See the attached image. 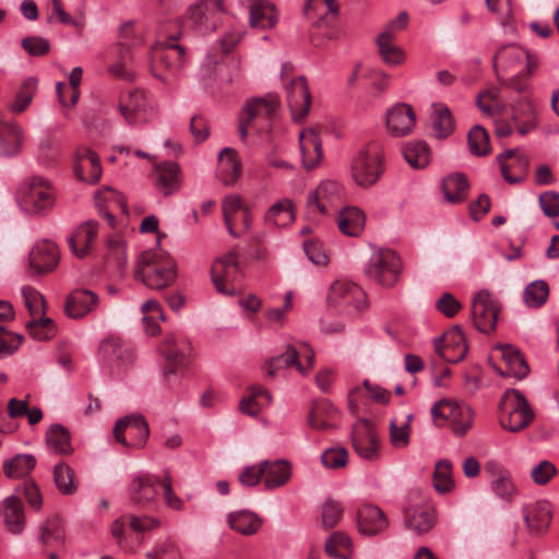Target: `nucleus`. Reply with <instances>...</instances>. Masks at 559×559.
Masks as SVG:
<instances>
[{
  "instance_id": "f257e3e1",
  "label": "nucleus",
  "mask_w": 559,
  "mask_h": 559,
  "mask_svg": "<svg viewBox=\"0 0 559 559\" xmlns=\"http://www.w3.org/2000/svg\"><path fill=\"white\" fill-rule=\"evenodd\" d=\"M493 67L502 85L523 93L538 60L527 50L516 45L501 47L493 57Z\"/></svg>"
},
{
  "instance_id": "f03ea898",
  "label": "nucleus",
  "mask_w": 559,
  "mask_h": 559,
  "mask_svg": "<svg viewBox=\"0 0 559 559\" xmlns=\"http://www.w3.org/2000/svg\"><path fill=\"white\" fill-rule=\"evenodd\" d=\"M15 199L22 212L29 216L43 217L53 211L58 192L51 180L35 175L20 183Z\"/></svg>"
},
{
  "instance_id": "7ed1b4c3",
  "label": "nucleus",
  "mask_w": 559,
  "mask_h": 559,
  "mask_svg": "<svg viewBox=\"0 0 559 559\" xmlns=\"http://www.w3.org/2000/svg\"><path fill=\"white\" fill-rule=\"evenodd\" d=\"M135 277L151 289H164L171 285L176 277L174 260L159 251H144L138 260Z\"/></svg>"
},
{
  "instance_id": "20e7f679",
  "label": "nucleus",
  "mask_w": 559,
  "mask_h": 559,
  "mask_svg": "<svg viewBox=\"0 0 559 559\" xmlns=\"http://www.w3.org/2000/svg\"><path fill=\"white\" fill-rule=\"evenodd\" d=\"M178 38L165 37L151 48V73L166 85H171L177 80V68L183 63L185 49L178 44Z\"/></svg>"
},
{
  "instance_id": "39448f33",
  "label": "nucleus",
  "mask_w": 559,
  "mask_h": 559,
  "mask_svg": "<svg viewBox=\"0 0 559 559\" xmlns=\"http://www.w3.org/2000/svg\"><path fill=\"white\" fill-rule=\"evenodd\" d=\"M384 173V154L380 142L371 141L358 150L350 164V176L361 188H370Z\"/></svg>"
},
{
  "instance_id": "423d86ee",
  "label": "nucleus",
  "mask_w": 559,
  "mask_h": 559,
  "mask_svg": "<svg viewBox=\"0 0 559 559\" xmlns=\"http://www.w3.org/2000/svg\"><path fill=\"white\" fill-rule=\"evenodd\" d=\"M280 102L276 95L269 94L265 97L250 100L242 109L239 117L238 131L242 141L250 130L266 132L271 129L275 119Z\"/></svg>"
},
{
  "instance_id": "0eeeda50",
  "label": "nucleus",
  "mask_w": 559,
  "mask_h": 559,
  "mask_svg": "<svg viewBox=\"0 0 559 559\" xmlns=\"http://www.w3.org/2000/svg\"><path fill=\"white\" fill-rule=\"evenodd\" d=\"M534 419V412L525 396L516 390H508L499 404V423L503 429L518 432Z\"/></svg>"
},
{
  "instance_id": "6e6552de",
  "label": "nucleus",
  "mask_w": 559,
  "mask_h": 559,
  "mask_svg": "<svg viewBox=\"0 0 559 559\" xmlns=\"http://www.w3.org/2000/svg\"><path fill=\"white\" fill-rule=\"evenodd\" d=\"M344 186L334 179H324L309 192L307 209L310 214L329 216L336 213L345 201Z\"/></svg>"
},
{
  "instance_id": "1a4fd4ad",
  "label": "nucleus",
  "mask_w": 559,
  "mask_h": 559,
  "mask_svg": "<svg viewBox=\"0 0 559 559\" xmlns=\"http://www.w3.org/2000/svg\"><path fill=\"white\" fill-rule=\"evenodd\" d=\"M119 111L130 126L152 122L158 114L154 97L141 90H133L119 99Z\"/></svg>"
},
{
  "instance_id": "9d476101",
  "label": "nucleus",
  "mask_w": 559,
  "mask_h": 559,
  "mask_svg": "<svg viewBox=\"0 0 559 559\" xmlns=\"http://www.w3.org/2000/svg\"><path fill=\"white\" fill-rule=\"evenodd\" d=\"M402 261L390 249H380L372 252L365 266L366 275L382 287H393L400 278Z\"/></svg>"
},
{
  "instance_id": "9b49d317",
  "label": "nucleus",
  "mask_w": 559,
  "mask_h": 559,
  "mask_svg": "<svg viewBox=\"0 0 559 559\" xmlns=\"http://www.w3.org/2000/svg\"><path fill=\"white\" fill-rule=\"evenodd\" d=\"M430 413L436 425L449 424L457 437L466 435L473 425V411L456 401L441 400L433 404Z\"/></svg>"
},
{
  "instance_id": "f8f14e48",
  "label": "nucleus",
  "mask_w": 559,
  "mask_h": 559,
  "mask_svg": "<svg viewBox=\"0 0 559 559\" xmlns=\"http://www.w3.org/2000/svg\"><path fill=\"white\" fill-rule=\"evenodd\" d=\"M326 299L330 306L350 316L365 311L368 307L364 289L345 278L332 283Z\"/></svg>"
},
{
  "instance_id": "ddd939ff",
  "label": "nucleus",
  "mask_w": 559,
  "mask_h": 559,
  "mask_svg": "<svg viewBox=\"0 0 559 559\" xmlns=\"http://www.w3.org/2000/svg\"><path fill=\"white\" fill-rule=\"evenodd\" d=\"M212 282L219 294L235 295L239 288L242 273L236 253L228 252L217 258L211 267Z\"/></svg>"
},
{
  "instance_id": "4468645a",
  "label": "nucleus",
  "mask_w": 559,
  "mask_h": 559,
  "mask_svg": "<svg viewBox=\"0 0 559 559\" xmlns=\"http://www.w3.org/2000/svg\"><path fill=\"white\" fill-rule=\"evenodd\" d=\"M214 10L224 12L223 0H203L190 7L183 24V31L199 34H210L217 31V19L209 13Z\"/></svg>"
},
{
  "instance_id": "2eb2a0df",
  "label": "nucleus",
  "mask_w": 559,
  "mask_h": 559,
  "mask_svg": "<svg viewBox=\"0 0 559 559\" xmlns=\"http://www.w3.org/2000/svg\"><path fill=\"white\" fill-rule=\"evenodd\" d=\"M224 222L228 233L234 237H240L251 229L252 215L236 194L226 197L223 201Z\"/></svg>"
},
{
  "instance_id": "dca6fc26",
  "label": "nucleus",
  "mask_w": 559,
  "mask_h": 559,
  "mask_svg": "<svg viewBox=\"0 0 559 559\" xmlns=\"http://www.w3.org/2000/svg\"><path fill=\"white\" fill-rule=\"evenodd\" d=\"M150 429L141 415H128L120 418L114 428L116 440L124 447L141 448L145 444Z\"/></svg>"
},
{
  "instance_id": "f3484780",
  "label": "nucleus",
  "mask_w": 559,
  "mask_h": 559,
  "mask_svg": "<svg viewBox=\"0 0 559 559\" xmlns=\"http://www.w3.org/2000/svg\"><path fill=\"white\" fill-rule=\"evenodd\" d=\"M353 447L357 455L365 461L376 462L381 449L378 433L369 420H359L353 428Z\"/></svg>"
},
{
  "instance_id": "a211bd4d",
  "label": "nucleus",
  "mask_w": 559,
  "mask_h": 559,
  "mask_svg": "<svg viewBox=\"0 0 559 559\" xmlns=\"http://www.w3.org/2000/svg\"><path fill=\"white\" fill-rule=\"evenodd\" d=\"M498 312L499 308L488 292L481 290L474 296L472 316L474 324L479 331L489 333L495 330Z\"/></svg>"
},
{
  "instance_id": "6ab92c4d",
  "label": "nucleus",
  "mask_w": 559,
  "mask_h": 559,
  "mask_svg": "<svg viewBox=\"0 0 559 559\" xmlns=\"http://www.w3.org/2000/svg\"><path fill=\"white\" fill-rule=\"evenodd\" d=\"M158 353L164 360L163 373L166 379L180 372L188 364L187 350L174 334H167L164 337Z\"/></svg>"
},
{
  "instance_id": "aec40b11",
  "label": "nucleus",
  "mask_w": 559,
  "mask_h": 559,
  "mask_svg": "<svg viewBox=\"0 0 559 559\" xmlns=\"http://www.w3.org/2000/svg\"><path fill=\"white\" fill-rule=\"evenodd\" d=\"M416 120L413 107L405 103L391 106L385 114V127L393 136L411 134L416 127Z\"/></svg>"
},
{
  "instance_id": "412c9836",
  "label": "nucleus",
  "mask_w": 559,
  "mask_h": 559,
  "mask_svg": "<svg viewBox=\"0 0 559 559\" xmlns=\"http://www.w3.org/2000/svg\"><path fill=\"white\" fill-rule=\"evenodd\" d=\"M433 347L440 357L453 364L461 361L467 353L465 336L459 328H453L435 338Z\"/></svg>"
},
{
  "instance_id": "4be33fe9",
  "label": "nucleus",
  "mask_w": 559,
  "mask_h": 559,
  "mask_svg": "<svg viewBox=\"0 0 559 559\" xmlns=\"http://www.w3.org/2000/svg\"><path fill=\"white\" fill-rule=\"evenodd\" d=\"M522 514L528 534L534 536L544 534L552 519L551 506L546 500L525 504L522 508Z\"/></svg>"
},
{
  "instance_id": "5701e85b",
  "label": "nucleus",
  "mask_w": 559,
  "mask_h": 559,
  "mask_svg": "<svg viewBox=\"0 0 559 559\" xmlns=\"http://www.w3.org/2000/svg\"><path fill=\"white\" fill-rule=\"evenodd\" d=\"M73 167L76 178L87 183L97 182L103 174L97 153L86 146L78 147Z\"/></svg>"
},
{
  "instance_id": "b1692460",
  "label": "nucleus",
  "mask_w": 559,
  "mask_h": 559,
  "mask_svg": "<svg viewBox=\"0 0 559 559\" xmlns=\"http://www.w3.org/2000/svg\"><path fill=\"white\" fill-rule=\"evenodd\" d=\"M28 261L32 274L51 272L59 262V251L56 243L50 240L36 242L29 252Z\"/></svg>"
},
{
  "instance_id": "393cba45",
  "label": "nucleus",
  "mask_w": 559,
  "mask_h": 559,
  "mask_svg": "<svg viewBox=\"0 0 559 559\" xmlns=\"http://www.w3.org/2000/svg\"><path fill=\"white\" fill-rule=\"evenodd\" d=\"M299 151L304 168L311 170L320 166L323 160L322 140L312 128L299 132Z\"/></svg>"
},
{
  "instance_id": "a878e982",
  "label": "nucleus",
  "mask_w": 559,
  "mask_h": 559,
  "mask_svg": "<svg viewBox=\"0 0 559 559\" xmlns=\"http://www.w3.org/2000/svg\"><path fill=\"white\" fill-rule=\"evenodd\" d=\"M501 174L509 183H518L524 180L528 169L527 156L519 150H508L498 157Z\"/></svg>"
},
{
  "instance_id": "bb28decb",
  "label": "nucleus",
  "mask_w": 559,
  "mask_h": 559,
  "mask_svg": "<svg viewBox=\"0 0 559 559\" xmlns=\"http://www.w3.org/2000/svg\"><path fill=\"white\" fill-rule=\"evenodd\" d=\"M476 103L483 114L495 118L496 134L498 138H506L512 133V127L508 122L500 120L504 106L498 99L497 90L491 88L479 93Z\"/></svg>"
},
{
  "instance_id": "cd10ccee",
  "label": "nucleus",
  "mask_w": 559,
  "mask_h": 559,
  "mask_svg": "<svg viewBox=\"0 0 559 559\" xmlns=\"http://www.w3.org/2000/svg\"><path fill=\"white\" fill-rule=\"evenodd\" d=\"M163 476L140 474L130 483V498L134 504L146 507L157 497V487H160Z\"/></svg>"
},
{
  "instance_id": "c85d7f7f",
  "label": "nucleus",
  "mask_w": 559,
  "mask_h": 559,
  "mask_svg": "<svg viewBox=\"0 0 559 559\" xmlns=\"http://www.w3.org/2000/svg\"><path fill=\"white\" fill-rule=\"evenodd\" d=\"M287 102L295 120L304 119L311 106V95L304 76H297L287 86Z\"/></svg>"
},
{
  "instance_id": "c756f323",
  "label": "nucleus",
  "mask_w": 559,
  "mask_h": 559,
  "mask_svg": "<svg viewBox=\"0 0 559 559\" xmlns=\"http://www.w3.org/2000/svg\"><path fill=\"white\" fill-rule=\"evenodd\" d=\"M24 141L25 134L20 123L14 120H0V157L19 155Z\"/></svg>"
},
{
  "instance_id": "7c9ffc66",
  "label": "nucleus",
  "mask_w": 559,
  "mask_h": 559,
  "mask_svg": "<svg viewBox=\"0 0 559 559\" xmlns=\"http://www.w3.org/2000/svg\"><path fill=\"white\" fill-rule=\"evenodd\" d=\"M389 521L384 512L374 504H364L357 510V527L365 536H374L386 530Z\"/></svg>"
},
{
  "instance_id": "2f4dec72",
  "label": "nucleus",
  "mask_w": 559,
  "mask_h": 559,
  "mask_svg": "<svg viewBox=\"0 0 559 559\" xmlns=\"http://www.w3.org/2000/svg\"><path fill=\"white\" fill-rule=\"evenodd\" d=\"M95 206L99 215L104 216L110 226H114L116 210L127 214V204L122 194L115 189L104 186L94 195Z\"/></svg>"
},
{
  "instance_id": "473e14b6",
  "label": "nucleus",
  "mask_w": 559,
  "mask_h": 559,
  "mask_svg": "<svg viewBox=\"0 0 559 559\" xmlns=\"http://www.w3.org/2000/svg\"><path fill=\"white\" fill-rule=\"evenodd\" d=\"M98 304V296L94 292L75 289L66 299L64 311L72 319H82L93 312Z\"/></svg>"
},
{
  "instance_id": "72a5a7b5",
  "label": "nucleus",
  "mask_w": 559,
  "mask_h": 559,
  "mask_svg": "<svg viewBox=\"0 0 559 559\" xmlns=\"http://www.w3.org/2000/svg\"><path fill=\"white\" fill-rule=\"evenodd\" d=\"M304 13L311 24L329 26L337 17L338 5L335 0H308L304 5Z\"/></svg>"
},
{
  "instance_id": "f704fd0d",
  "label": "nucleus",
  "mask_w": 559,
  "mask_h": 559,
  "mask_svg": "<svg viewBox=\"0 0 559 559\" xmlns=\"http://www.w3.org/2000/svg\"><path fill=\"white\" fill-rule=\"evenodd\" d=\"M242 174V164L238 153L225 147L218 155L216 176L225 186H233Z\"/></svg>"
},
{
  "instance_id": "c9c22d12",
  "label": "nucleus",
  "mask_w": 559,
  "mask_h": 559,
  "mask_svg": "<svg viewBox=\"0 0 559 559\" xmlns=\"http://www.w3.org/2000/svg\"><path fill=\"white\" fill-rule=\"evenodd\" d=\"M404 518L405 525L417 534L428 533L436 523L435 509L429 503L408 507Z\"/></svg>"
},
{
  "instance_id": "e433bc0d",
  "label": "nucleus",
  "mask_w": 559,
  "mask_h": 559,
  "mask_svg": "<svg viewBox=\"0 0 559 559\" xmlns=\"http://www.w3.org/2000/svg\"><path fill=\"white\" fill-rule=\"evenodd\" d=\"M97 233L98 225L93 221H88L80 225L69 238V245L72 253L80 259L87 257L91 253L92 243L94 242Z\"/></svg>"
},
{
  "instance_id": "4c0bfd02",
  "label": "nucleus",
  "mask_w": 559,
  "mask_h": 559,
  "mask_svg": "<svg viewBox=\"0 0 559 559\" xmlns=\"http://www.w3.org/2000/svg\"><path fill=\"white\" fill-rule=\"evenodd\" d=\"M226 522L230 530L242 536L257 534L263 524L262 518L249 510H239L228 513Z\"/></svg>"
},
{
  "instance_id": "58836bf2",
  "label": "nucleus",
  "mask_w": 559,
  "mask_h": 559,
  "mask_svg": "<svg viewBox=\"0 0 559 559\" xmlns=\"http://www.w3.org/2000/svg\"><path fill=\"white\" fill-rule=\"evenodd\" d=\"M153 182L157 191L169 195L180 187L179 166L176 163H163L153 173Z\"/></svg>"
},
{
  "instance_id": "ea45409f",
  "label": "nucleus",
  "mask_w": 559,
  "mask_h": 559,
  "mask_svg": "<svg viewBox=\"0 0 559 559\" xmlns=\"http://www.w3.org/2000/svg\"><path fill=\"white\" fill-rule=\"evenodd\" d=\"M365 213L357 206H344L338 212L337 226L342 234L346 236H359L365 228Z\"/></svg>"
},
{
  "instance_id": "a19ab883",
  "label": "nucleus",
  "mask_w": 559,
  "mask_h": 559,
  "mask_svg": "<svg viewBox=\"0 0 559 559\" xmlns=\"http://www.w3.org/2000/svg\"><path fill=\"white\" fill-rule=\"evenodd\" d=\"M512 120L521 134H526L536 126V115L533 103L526 96L511 105Z\"/></svg>"
},
{
  "instance_id": "79ce46f5",
  "label": "nucleus",
  "mask_w": 559,
  "mask_h": 559,
  "mask_svg": "<svg viewBox=\"0 0 559 559\" xmlns=\"http://www.w3.org/2000/svg\"><path fill=\"white\" fill-rule=\"evenodd\" d=\"M263 480L267 489H274L284 486L290 478V465L284 460L263 461Z\"/></svg>"
},
{
  "instance_id": "37998d69",
  "label": "nucleus",
  "mask_w": 559,
  "mask_h": 559,
  "mask_svg": "<svg viewBox=\"0 0 559 559\" xmlns=\"http://www.w3.org/2000/svg\"><path fill=\"white\" fill-rule=\"evenodd\" d=\"M278 21V14L273 3L258 1L250 5V25L252 28L264 31L272 28Z\"/></svg>"
},
{
  "instance_id": "c03bdc74",
  "label": "nucleus",
  "mask_w": 559,
  "mask_h": 559,
  "mask_svg": "<svg viewBox=\"0 0 559 559\" xmlns=\"http://www.w3.org/2000/svg\"><path fill=\"white\" fill-rule=\"evenodd\" d=\"M295 205L290 199L274 203L265 213L264 221L269 226L287 227L295 221Z\"/></svg>"
},
{
  "instance_id": "a18cd8bd",
  "label": "nucleus",
  "mask_w": 559,
  "mask_h": 559,
  "mask_svg": "<svg viewBox=\"0 0 559 559\" xmlns=\"http://www.w3.org/2000/svg\"><path fill=\"white\" fill-rule=\"evenodd\" d=\"M498 350L507 365L502 374L516 379H523L528 374V366L518 348L512 345H500Z\"/></svg>"
},
{
  "instance_id": "49530a36",
  "label": "nucleus",
  "mask_w": 559,
  "mask_h": 559,
  "mask_svg": "<svg viewBox=\"0 0 559 559\" xmlns=\"http://www.w3.org/2000/svg\"><path fill=\"white\" fill-rule=\"evenodd\" d=\"M377 51L380 59L389 67H400L406 61V51L394 37H377Z\"/></svg>"
},
{
  "instance_id": "de8ad7c7",
  "label": "nucleus",
  "mask_w": 559,
  "mask_h": 559,
  "mask_svg": "<svg viewBox=\"0 0 559 559\" xmlns=\"http://www.w3.org/2000/svg\"><path fill=\"white\" fill-rule=\"evenodd\" d=\"M290 367H295L300 374L307 376V368L298 360V349L293 345H288L283 354L270 359L265 371L269 377H273L280 369Z\"/></svg>"
},
{
  "instance_id": "09e8293b",
  "label": "nucleus",
  "mask_w": 559,
  "mask_h": 559,
  "mask_svg": "<svg viewBox=\"0 0 559 559\" xmlns=\"http://www.w3.org/2000/svg\"><path fill=\"white\" fill-rule=\"evenodd\" d=\"M3 521L7 530L14 535L21 534L24 530L23 507L14 496H10L3 501Z\"/></svg>"
},
{
  "instance_id": "8fccbe9b",
  "label": "nucleus",
  "mask_w": 559,
  "mask_h": 559,
  "mask_svg": "<svg viewBox=\"0 0 559 559\" xmlns=\"http://www.w3.org/2000/svg\"><path fill=\"white\" fill-rule=\"evenodd\" d=\"M270 404V393L262 386L253 385L250 388L248 395L240 401L239 409L249 416H257Z\"/></svg>"
},
{
  "instance_id": "3c124183",
  "label": "nucleus",
  "mask_w": 559,
  "mask_h": 559,
  "mask_svg": "<svg viewBox=\"0 0 559 559\" xmlns=\"http://www.w3.org/2000/svg\"><path fill=\"white\" fill-rule=\"evenodd\" d=\"M487 9L498 15L500 25L504 33L522 32L513 16L511 0H485Z\"/></svg>"
},
{
  "instance_id": "603ef678",
  "label": "nucleus",
  "mask_w": 559,
  "mask_h": 559,
  "mask_svg": "<svg viewBox=\"0 0 559 559\" xmlns=\"http://www.w3.org/2000/svg\"><path fill=\"white\" fill-rule=\"evenodd\" d=\"M38 81L34 76L25 79L20 85L13 100L9 104V110L13 114L24 112L33 102L37 93Z\"/></svg>"
},
{
  "instance_id": "864d4df0",
  "label": "nucleus",
  "mask_w": 559,
  "mask_h": 559,
  "mask_svg": "<svg viewBox=\"0 0 559 559\" xmlns=\"http://www.w3.org/2000/svg\"><path fill=\"white\" fill-rule=\"evenodd\" d=\"M467 178L462 174H453L445 177L442 181L444 198L450 203L463 202L468 193Z\"/></svg>"
},
{
  "instance_id": "5fc2aeb1",
  "label": "nucleus",
  "mask_w": 559,
  "mask_h": 559,
  "mask_svg": "<svg viewBox=\"0 0 559 559\" xmlns=\"http://www.w3.org/2000/svg\"><path fill=\"white\" fill-rule=\"evenodd\" d=\"M326 554L335 559H352L353 542L343 532H334L325 542Z\"/></svg>"
},
{
  "instance_id": "6e6d98bb",
  "label": "nucleus",
  "mask_w": 559,
  "mask_h": 559,
  "mask_svg": "<svg viewBox=\"0 0 559 559\" xmlns=\"http://www.w3.org/2000/svg\"><path fill=\"white\" fill-rule=\"evenodd\" d=\"M454 119L450 109L441 104L435 105L432 114L433 134L439 139H445L454 131Z\"/></svg>"
},
{
  "instance_id": "4d7b16f0",
  "label": "nucleus",
  "mask_w": 559,
  "mask_h": 559,
  "mask_svg": "<svg viewBox=\"0 0 559 559\" xmlns=\"http://www.w3.org/2000/svg\"><path fill=\"white\" fill-rule=\"evenodd\" d=\"M46 442L48 448L58 454H69L72 452L70 433L61 425H52L46 432Z\"/></svg>"
},
{
  "instance_id": "13d9d810",
  "label": "nucleus",
  "mask_w": 559,
  "mask_h": 559,
  "mask_svg": "<svg viewBox=\"0 0 559 559\" xmlns=\"http://www.w3.org/2000/svg\"><path fill=\"white\" fill-rule=\"evenodd\" d=\"M403 155L406 162L413 168H424L430 162V148L424 141H414L407 143L403 148Z\"/></svg>"
},
{
  "instance_id": "bf43d9fd",
  "label": "nucleus",
  "mask_w": 559,
  "mask_h": 559,
  "mask_svg": "<svg viewBox=\"0 0 559 559\" xmlns=\"http://www.w3.org/2000/svg\"><path fill=\"white\" fill-rule=\"evenodd\" d=\"M36 460L32 454H17L3 463V472L10 478L26 476L34 469Z\"/></svg>"
},
{
  "instance_id": "052dcab7",
  "label": "nucleus",
  "mask_w": 559,
  "mask_h": 559,
  "mask_svg": "<svg viewBox=\"0 0 559 559\" xmlns=\"http://www.w3.org/2000/svg\"><path fill=\"white\" fill-rule=\"evenodd\" d=\"M49 22L72 26L73 29L78 33L83 32L85 26V17L82 14L78 16H71L62 8L61 0H51Z\"/></svg>"
},
{
  "instance_id": "680f3d73",
  "label": "nucleus",
  "mask_w": 559,
  "mask_h": 559,
  "mask_svg": "<svg viewBox=\"0 0 559 559\" xmlns=\"http://www.w3.org/2000/svg\"><path fill=\"white\" fill-rule=\"evenodd\" d=\"M432 481L435 489L439 493H447L453 490L454 479L450 461L441 460L436 464Z\"/></svg>"
},
{
  "instance_id": "e2e57ef3",
  "label": "nucleus",
  "mask_w": 559,
  "mask_h": 559,
  "mask_svg": "<svg viewBox=\"0 0 559 559\" xmlns=\"http://www.w3.org/2000/svg\"><path fill=\"white\" fill-rule=\"evenodd\" d=\"M106 261L118 269H122L127 264V252L123 239L114 235L106 240Z\"/></svg>"
},
{
  "instance_id": "0e129e2a",
  "label": "nucleus",
  "mask_w": 559,
  "mask_h": 559,
  "mask_svg": "<svg viewBox=\"0 0 559 559\" xmlns=\"http://www.w3.org/2000/svg\"><path fill=\"white\" fill-rule=\"evenodd\" d=\"M147 559H182L178 544L170 537L158 539L153 549L146 552Z\"/></svg>"
},
{
  "instance_id": "69168bd1",
  "label": "nucleus",
  "mask_w": 559,
  "mask_h": 559,
  "mask_svg": "<svg viewBox=\"0 0 559 559\" xmlns=\"http://www.w3.org/2000/svg\"><path fill=\"white\" fill-rule=\"evenodd\" d=\"M29 335L37 341H46L56 334L53 321L45 316L35 318L25 324Z\"/></svg>"
},
{
  "instance_id": "338daca9",
  "label": "nucleus",
  "mask_w": 559,
  "mask_h": 559,
  "mask_svg": "<svg viewBox=\"0 0 559 559\" xmlns=\"http://www.w3.org/2000/svg\"><path fill=\"white\" fill-rule=\"evenodd\" d=\"M549 295V287L545 281H534L524 289L523 298L530 308L543 306Z\"/></svg>"
},
{
  "instance_id": "774afa93",
  "label": "nucleus",
  "mask_w": 559,
  "mask_h": 559,
  "mask_svg": "<svg viewBox=\"0 0 559 559\" xmlns=\"http://www.w3.org/2000/svg\"><path fill=\"white\" fill-rule=\"evenodd\" d=\"M53 479L58 490L63 495L76 491L73 469L64 463L57 464L53 469Z\"/></svg>"
}]
</instances>
